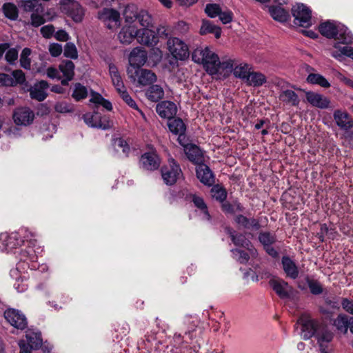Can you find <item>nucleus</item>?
<instances>
[{
  "label": "nucleus",
  "instance_id": "obj_1",
  "mask_svg": "<svg viewBox=\"0 0 353 353\" xmlns=\"http://www.w3.org/2000/svg\"><path fill=\"white\" fill-rule=\"evenodd\" d=\"M126 23L138 22L143 28L138 29L137 41L141 45L154 47L159 43L156 32L151 30L153 27V18L145 10H139L134 6H128L123 13Z\"/></svg>",
  "mask_w": 353,
  "mask_h": 353
},
{
  "label": "nucleus",
  "instance_id": "obj_2",
  "mask_svg": "<svg viewBox=\"0 0 353 353\" xmlns=\"http://www.w3.org/2000/svg\"><path fill=\"white\" fill-rule=\"evenodd\" d=\"M319 32L327 39H334L343 44H352L353 36L348 28L336 21H327L319 26Z\"/></svg>",
  "mask_w": 353,
  "mask_h": 353
},
{
  "label": "nucleus",
  "instance_id": "obj_3",
  "mask_svg": "<svg viewBox=\"0 0 353 353\" xmlns=\"http://www.w3.org/2000/svg\"><path fill=\"white\" fill-rule=\"evenodd\" d=\"M192 59L195 63H202L206 72L210 75L217 74L218 55L205 47L196 48L192 54Z\"/></svg>",
  "mask_w": 353,
  "mask_h": 353
},
{
  "label": "nucleus",
  "instance_id": "obj_4",
  "mask_svg": "<svg viewBox=\"0 0 353 353\" xmlns=\"http://www.w3.org/2000/svg\"><path fill=\"white\" fill-rule=\"evenodd\" d=\"M21 6L23 11L31 12L30 23L32 26L37 28L46 22L45 8L37 0H22Z\"/></svg>",
  "mask_w": 353,
  "mask_h": 353
},
{
  "label": "nucleus",
  "instance_id": "obj_5",
  "mask_svg": "<svg viewBox=\"0 0 353 353\" xmlns=\"http://www.w3.org/2000/svg\"><path fill=\"white\" fill-rule=\"evenodd\" d=\"M162 179L168 185H172L183 176V172L179 164L172 158L169 159L167 165L161 170Z\"/></svg>",
  "mask_w": 353,
  "mask_h": 353
},
{
  "label": "nucleus",
  "instance_id": "obj_6",
  "mask_svg": "<svg viewBox=\"0 0 353 353\" xmlns=\"http://www.w3.org/2000/svg\"><path fill=\"white\" fill-rule=\"evenodd\" d=\"M294 23L303 28L312 26V11L303 3H297L292 8Z\"/></svg>",
  "mask_w": 353,
  "mask_h": 353
},
{
  "label": "nucleus",
  "instance_id": "obj_7",
  "mask_svg": "<svg viewBox=\"0 0 353 353\" xmlns=\"http://www.w3.org/2000/svg\"><path fill=\"white\" fill-rule=\"evenodd\" d=\"M127 73L132 81H137L139 85H148L157 81L156 74L151 70L143 68H128Z\"/></svg>",
  "mask_w": 353,
  "mask_h": 353
},
{
  "label": "nucleus",
  "instance_id": "obj_8",
  "mask_svg": "<svg viewBox=\"0 0 353 353\" xmlns=\"http://www.w3.org/2000/svg\"><path fill=\"white\" fill-rule=\"evenodd\" d=\"M63 12L70 17L74 21H81L84 12L80 4L74 0H60Z\"/></svg>",
  "mask_w": 353,
  "mask_h": 353
},
{
  "label": "nucleus",
  "instance_id": "obj_9",
  "mask_svg": "<svg viewBox=\"0 0 353 353\" xmlns=\"http://www.w3.org/2000/svg\"><path fill=\"white\" fill-rule=\"evenodd\" d=\"M297 323L301 325V335L303 339H309L312 336H315L317 330L322 324L317 320L312 319L308 317L301 316L297 321Z\"/></svg>",
  "mask_w": 353,
  "mask_h": 353
},
{
  "label": "nucleus",
  "instance_id": "obj_10",
  "mask_svg": "<svg viewBox=\"0 0 353 353\" xmlns=\"http://www.w3.org/2000/svg\"><path fill=\"white\" fill-rule=\"evenodd\" d=\"M168 46L169 51L176 59L185 60L189 57L188 46L179 38L170 39L168 41Z\"/></svg>",
  "mask_w": 353,
  "mask_h": 353
},
{
  "label": "nucleus",
  "instance_id": "obj_11",
  "mask_svg": "<svg viewBox=\"0 0 353 353\" xmlns=\"http://www.w3.org/2000/svg\"><path fill=\"white\" fill-rule=\"evenodd\" d=\"M98 18L108 29H113L120 24V14L112 8H103L98 12Z\"/></svg>",
  "mask_w": 353,
  "mask_h": 353
},
{
  "label": "nucleus",
  "instance_id": "obj_12",
  "mask_svg": "<svg viewBox=\"0 0 353 353\" xmlns=\"http://www.w3.org/2000/svg\"><path fill=\"white\" fill-rule=\"evenodd\" d=\"M6 321L13 327L19 330H24L28 325L27 319L20 311L15 309H8L4 312Z\"/></svg>",
  "mask_w": 353,
  "mask_h": 353
},
{
  "label": "nucleus",
  "instance_id": "obj_13",
  "mask_svg": "<svg viewBox=\"0 0 353 353\" xmlns=\"http://www.w3.org/2000/svg\"><path fill=\"white\" fill-rule=\"evenodd\" d=\"M34 119V112L27 107L17 108L13 113L14 122L18 125L27 126L33 122Z\"/></svg>",
  "mask_w": 353,
  "mask_h": 353
},
{
  "label": "nucleus",
  "instance_id": "obj_14",
  "mask_svg": "<svg viewBox=\"0 0 353 353\" xmlns=\"http://www.w3.org/2000/svg\"><path fill=\"white\" fill-rule=\"evenodd\" d=\"M139 163L143 169L154 171L159 168L161 159L155 152H148L141 155Z\"/></svg>",
  "mask_w": 353,
  "mask_h": 353
},
{
  "label": "nucleus",
  "instance_id": "obj_15",
  "mask_svg": "<svg viewBox=\"0 0 353 353\" xmlns=\"http://www.w3.org/2000/svg\"><path fill=\"white\" fill-rule=\"evenodd\" d=\"M317 330L315 338L319 345L320 352L321 353H328L326 350L327 344L331 342L333 339V333L323 323L320 325Z\"/></svg>",
  "mask_w": 353,
  "mask_h": 353
},
{
  "label": "nucleus",
  "instance_id": "obj_16",
  "mask_svg": "<svg viewBox=\"0 0 353 353\" xmlns=\"http://www.w3.org/2000/svg\"><path fill=\"white\" fill-rule=\"evenodd\" d=\"M123 26L118 34V39L123 45L130 44L137 39L138 28L134 23Z\"/></svg>",
  "mask_w": 353,
  "mask_h": 353
},
{
  "label": "nucleus",
  "instance_id": "obj_17",
  "mask_svg": "<svg viewBox=\"0 0 353 353\" xmlns=\"http://www.w3.org/2000/svg\"><path fill=\"white\" fill-rule=\"evenodd\" d=\"M148 59L147 52L141 47H136L132 49L129 55L130 67L128 68H140Z\"/></svg>",
  "mask_w": 353,
  "mask_h": 353
},
{
  "label": "nucleus",
  "instance_id": "obj_18",
  "mask_svg": "<svg viewBox=\"0 0 353 353\" xmlns=\"http://www.w3.org/2000/svg\"><path fill=\"white\" fill-rule=\"evenodd\" d=\"M269 284L281 299L290 297L292 288L288 282L281 279H272Z\"/></svg>",
  "mask_w": 353,
  "mask_h": 353
},
{
  "label": "nucleus",
  "instance_id": "obj_19",
  "mask_svg": "<svg viewBox=\"0 0 353 353\" xmlns=\"http://www.w3.org/2000/svg\"><path fill=\"white\" fill-rule=\"evenodd\" d=\"M307 101L312 106L320 108L327 109L330 107V99L323 94L312 91L305 92Z\"/></svg>",
  "mask_w": 353,
  "mask_h": 353
},
{
  "label": "nucleus",
  "instance_id": "obj_20",
  "mask_svg": "<svg viewBox=\"0 0 353 353\" xmlns=\"http://www.w3.org/2000/svg\"><path fill=\"white\" fill-rule=\"evenodd\" d=\"M83 119L84 122L90 127L99 128L102 130H108L111 128L110 122L106 119H102L101 117L97 114H92L88 112L83 114Z\"/></svg>",
  "mask_w": 353,
  "mask_h": 353
},
{
  "label": "nucleus",
  "instance_id": "obj_21",
  "mask_svg": "<svg viewBox=\"0 0 353 353\" xmlns=\"http://www.w3.org/2000/svg\"><path fill=\"white\" fill-rule=\"evenodd\" d=\"M156 111L161 118L169 120L176 114L177 107L174 102L163 101L157 105Z\"/></svg>",
  "mask_w": 353,
  "mask_h": 353
},
{
  "label": "nucleus",
  "instance_id": "obj_22",
  "mask_svg": "<svg viewBox=\"0 0 353 353\" xmlns=\"http://www.w3.org/2000/svg\"><path fill=\"white\" fill-rule=\"evenodd\" d=\"M196 176L205 185L211 186L214 183V177L212 170L205 164L201 163L196 167Z\"/></svg>",
  "mask_w": 353,
  "mask_h": 353
},
{
  "label": "nucleus",
  "instance_id": "obj_23",
  "mask_svg": "<svg viewBox=\"0 0 353 353\" xmlns=\"http://www.w3.org/2000/svg\"><path fill=\"white\" fill-rule=\"evenodd\" d=\"M283 270L287 277L296 279L299 274V268L296 263L288 256H283L281 259Z\"/></svg>",
  "mask_w": 353,
  "mask_h": 353
},
{
  "label": "nucleus",
  "instance_id": "obj_24",
  "mask_svg": "<svg viewBox=\"0 0 353 353\" xmlns=\"http://www.w3.org/2000/svg\"><path fill=\"white\" fill-rule=\"evenodd\" d=\"M234 221L239 227L246 230H259L261 228L259 220L254 218H248L242 214L236 215Z\"/></svg>",
  "mask_w": 353,
  "mask_h": 353
},
{
  "label": "nucleus",
  "instance_id": "obj_25",
  "mask_svg": "<svg viewBox=\"0 0 353 353\" xmlns=\"http://www.w3.org/2000/svg\"><path fill=\"white\" fill-rule=\"evenodd\" d=\"M188 159L195 164H200L204 161L203 154L201 150L194 144L186 145L184 149Z\"/></svg>",
  "mask_w": 353,
  "mask_h": 353
},
{
  "label": "nucleus",
  "instance_id": "obj_26",
  "mask_svg": "<svg viewBox=\"0 0 353 353\" xmlns=\"http://www.w3.org/2000/svg\"><path fill=\"white\" fill-rule=\"evenodd\" d=\"M48 88V83L47 81L42 80L35 83L33 87L30 89V97L33 99H36L39 101H43L47 94L46 90Z\"/></svg>",
  "mask_w": 353,
  "mask_h": 353
},
{
  "label": "nucleus",
  "instance_id": "obj_27",
  "mask_svg": "<svg viewBox=\"0 0 353 353\" xmlns=\"http://www.w3.org/2000/svg\"><path fill=\"white\" fill-rule=\"evenodd\" d=\"M334 119L341 129L348 130L353 126V121L346 112L340 110H336L334 112Z\"/></svg>",
  "mask_w": 353,
  "mask_h": 353
},
{
  "label": "nucleus",
  "instance_id": "obj_28",
  "mask_svg": "<svg viewBox=\"0 0 353 353\" xmlns=\"http://www.w3.org/2000/svg\"><path fill=\"white\" fill-rule=\"evenodd\" d=\"M59 70L65 77V79L61 81V83L63 85H66L68 81H71L73 79L74 74V64L72 61H63L59 65Z\"/></svg>",
  "mask_w": 353,
  "mask_h": 353
},
{
  "label": "nucleus",
  "instance_id": "obj_29",
  "mask_svg": "<svg viewBox=\"0 0 353 353\" xmlns=\"http://www.w3.org/2000/svg\"><path fill=\"white\" fill-rule=\"evenodd\" d=\"M279 97L282 102L286 104H290L292 106H297L300 103L299 96L292 90H283L279 93Z\"/></svg>",
  "mask_w": 353,
  "mask_h": 353
},
{
  "label": "nucleus",
  "instance_id": "obj_30",
  "mask_svg": "<svg viewBox=\"0 0 353 353\" xmlns=\"http://www.w3.org/2000/svg\"><path fill=\"white\" fill-rule=\"evenodd\" d=\"M196 325L195 324L192 325L188 330L185 332V336H182L181 334H174V341L176 344H181L183 342L186 343H190L192 340L196 336Z\"/></svg>",
  "mask_w": 353,
  "mask_h": 353
},
{
  "label": "nucleus",
  "instance_id": "obj_31",
  "mask_svg": "<svg viewBox=\"0 0 353 353\" xmlns=\"http://www.w3.org/2000/svg\"><path fill=\"white\" fill-rule=\"evenodd\" d=\"M108 68L113 85L117 91H121L125 86L117 67L113 63H109Z\"/></svg>",
  "mask_w": 353,
  "mask_h": 353
},
{
  "label": "nucleus",
  "instance_id": "obj_32",
  "mask_svg": "<svg viewBox=\"0 0 353 353\" xmlns=\"http://www.w3.org/2000/svg\"><path fill=\"white\" fill-rule=\"evenodd\" d=\"M350 324V317L345 314H340L334 320L333 325L336 330L345 334Z\"/></svg>",
  "mask_w": 353,
  "mask_h": 353
},
{
  "label": "nucleus",
  "instance_id": "obj_33",
  "mask_svg": "<svg viewBox=\"0 0 353 353\" xmlns=\"http://www.w3.org/2000/svg\"><path fill=\"white\" fill-rule=\"evenodd\" d=\"M208 33L214 34V37L216 39H219L221 34V29L220 27L214 25L212 22L208 20H203L200 28V34L204 35Z\"/></svg>",
  "mask_w": 353,
  "mask_h": 353
},
{
  "label": "nucleus",
  "instance_id": "obj_34",
  "mask_svg": "<svg viewBox=\"0 0 353 353\" xmlns=\"http://www.w3.org/2000/svg\"><path fill=\"white\" fill-rule=\"evenodd\" d=\"M266 81V77L260 72H251L247 75L245 82L251 86L259 87Z\"/></svg>",
  "mask_w": 353,
  "mask_h": 353
},
{
  "label": "nucleus",
  "instance_id": "obj_35",
  "mask_svg": "<svg viewBox=\"0 0 353 353\" xmlns=\"http://www.w3.org/2000/svg\"><path fill=\"white\" fill-rule=\"evenodd\" d=\"M145 95L151 101L157 102L164 97V90L159 85H152L146 90Z\"/></svg>",
  "mask_w": 353,
  "mask_h": 353
},
{
  "label": "nucleus",
  "instance_id": "obj_36",
  "mask_svg": "<svg viewBox=\"0 0 353 353\" xmlns=\"http://www.w3.org/2000/svg\"><path fill=\"white\" fill-rule=\"evenodd\" d=\"M168 126L171 132L174 134L185 132L186 125L180 118L172 117L168 122Z\"/></svg>",
  "mask_w": 353,
  "mask_h": 353
},
{
  "label": "nucleus",
  "instance_id": "obj_37",
  "mask_svg": "<svg viewBox=\"0 0 353 353\" xmlns=\"http://www.w3.org/2000/svg\"><path fill=\"white\" fill-rule=\"evenodd\" d=\"M26 338L28 343L34 350L39 349L42 345V339L40 333L34 332L30 330L26 332Z\"/></svg>",
  "mask_w": 353,
  "mask_h": 353
},
{
  "label": "nucleus",
  "instance_id": "obj_38",
  "mask_svg": "<svg viewBox=\"0 0 353 353\" xmlns=\"http://www.w3.org/2000/svg\"><path fill=\"white\" fill-rule=\"evenodd\" d=\"M269 11L272 18L276 21L284 22L289 18V13L280 6H271Z\"/></svg>",
  "mask_w": 353,
  "mask_h": 353
},
{
  "label": "nucleus",
  "instance_id": "obj_39",
  "mask_svg": "<svg viewBox=\"0 0 353 353\" xmlns=\"http://www.w3.org/2000/svg\"><path fill=\"white\" fill-rule=\"evenodd\" d=\"M236 62L234 60L228 59L227 61L221 62L219 59V63H217V74L226 76L232 71H234V65Z\"/></svg>",
  "mask_w": 353,
  "mask_h": 353
},
{
  "label": "nucleus",
  "instance_id": "obj_40",
  "mask_svg": "<svg viewBox=\"0 0 353 353\" xmlns=\"http://www.w3.org/2000/svg\"><path fill=\"white\" fill-rule=\"evenodd\" d=\"M5 17L12 21H15L19 17V10L13 3H5L2 6Z\"/></svg>",
  "mask_w": 353,
  "mask_h": 353
},
{
  "label": "nucleus",
  "instance_id": "obj_41",
  "mask_svg": "<svg viewBox=\"0 0 353 353\" xmlns=\"http://www.w3.org/2000/svg\"><path fill=\"white\" fill-rule=\"evenodd\" d=\"M307 81L311 84L319 85L323 88L330 87V83L321 74L317 73L310 74L307 77Z\"/></svg>",
  "mask_w": 353,
  "mask_h": 353
},
{
  "label": "nucleus",
  "instance_id": "obj_42",
  "mask_svg": "<svg viewBox=\"0 0 353 353\" xmlns=\"http://www.w3.org/2000/svg\"><path fill=\"white\" fill-rule=\"evenodd\" d=\"M192 202L194 203V205L199 208L203 214V219L207 221H210L211 216L208 212L207 205L205 204L203 199L196 195H193Z\"/></svg>",
  "mask_w": 353,
  "mask_h": 353
},
{
  "label": "nucleus",
  "instance_id": "obj_43",
  "mask_svg": "<svg viewBox=\"0 0 353 353\" xmlns=\"http://www.w3.org/2000/svg\"><path fill=\"white\" fill-rule=\"evenodd\" d=\"M305 280L306 281L308 288L312 294L319 295L323 292V286L318 280L311 278L308 275L305 276Z\"/></svg>",
  "mask_w": 353,
  "mask_h": 353
},
{
  "label": "nucleus",
  "instance_id": "obj_44",
  "mask_svg": "<svg viewBox=\"0 0 353 353\" xmlns=\"http://www.w3.org/2000/svg\"><path fill=\"white\" fill-rule=\"evenodd\" d=\"M251 68L247 63H240L235 65L234 68V75L239 79H243L244 81L247 77V75L250 72Z\"/></svg>",
  "mask_w": 353,
  "mask_h": 353
},
{
  "label": "nucleus",
  "instance_id": "obj_45",
  "mask_svg": "<svg viewBox=\"0 0 353 353\" xmlns=\"http://www.w3.org/2000/svg\"><path fill=\"white\" fill-rule=\"evenodd\" d=\"M32 50L29 48H25L23 49L20 54V65L25 70H30L31 68V55Z\"/></svg>",
  "mask_w": 353,
  "mask_h": 353
},
{
  "label": "nucleus",
  "instance_id": "obj_46",
  "mask_svg": "<svg viewBox=\"0 0 353 353\" xmlns=\"http://www.w3.org/2000/svg\"><path fill=\"white\" fill-rule=\"evenodd\" d=\"M212 196L216 201L223 203L227 198L226 190L219 185H214L211 189Z\"/></svg>",
  "mask_w": 353,
  "mask_h": 353
},
{
  "label": "nucleus",
  "instance_id": "obj_47",
  "mask_svg": "<svg viewBox=\"0 0 353 353\" xmlns=\"http://www.w3.org/2000/svg\"><path fill=\"white\" fill-rule=\"evenodd\" d=\"M259 241L263 245H272L276 241V237L269 232H261L259 234Z\"/></svg>",
  "mask_w": 353,
  "mask_h": 353
},
{
  "label": "nucleus",
  "instance_id": "obj_48",
  "mask_svg": "<svg viewBox=\"0 0 353 353\" xmlns=\"http://www.w3.org/2000/svg\"><path fill=\"white\" fill-rule=\"evenodd\" d=\"M63 54L65 57L76 59L78 58V51L75 45L68 42L64 47Z\"/></svg>",
  "mask_w": 353,
  "mask_h": 353
},
{
  "label": "nucleus",
  "instance_id": "obj_49",
  "mask_svg": "<svg viewBox=\"0 0 353 353\" xmlns=\"http://www.w3.org/2000/svg\"><path fill=\"white\" fill-rule=\"evenodd\" d=\"M88 95L87 88L82 85L80 83H77L75 85V88L74 92L72 93V97L77 101L86 98Z\"/></svg>",
  "mask_w": 353,
  "mask_h": 353
},
{
  "label": "nucleus",
  "instance_id": "obj_50",
  "mask_svg": "<svg viewBox=\"0 0 353 353\" xmlns=\"http://www.w3.org/2000/svg\"><path fill=\"white\" fill-rule=\"evenodd\" d=\"M221 10L219 5L216 3H208L206 5L205 12L210 18H215L219 17Z\"/></svg>",
  "mask_w": 353,
  "mask_h": 353
},
{
  "label": "nucleus",
  "instance_id": "obj_51",
  "mask_svg": "<svg viewBox=\"0 0 353 353\" xmlns=\"http://www.w3.org/2000/svg\"><path fill=\"white\" fill-rule=\"evenodd\" d=\"M19 57L18 50L12 48H8L6 52L5 59L10 65H15Z\"/></svg>",
  "mask_w": 353,
  "mask_h": 353
},
{
  "label": "nucleus",
  "instance_id": "obj_52",
  "mask_svg": "<svg viewBox=\"0 0 353 353\" xmlns=\"http://www.w3.org/2000/svg\"><path fill=\"white\" fill-rule=\"evenodd\" d=\"M54 110L59 113L72 112L74 111V106L72 104L65 101H61L55 104Z\"/></svg>",
  "mask_w": 353,
  "mask_h": 353
},
{
  "label": "nucleus",
  "instance_id": "obj_53",
  "mask_svg": "<svg viewBox=\"0 0 353 353\" xmlns=\"http://www.w3.org/2000/svg\"><path fill=\"white\" fill-rule=\"evenodd\" d=\"M122 98V99L131 108L138 110V106L136 102L132 99L129 93L127 92L125 88L121 90V91H117Z\"/></svg>",
  "mask_w": 353,
  "mask_h": 353
},
{
  "label": "nucleus",
  "instance_id": "obj_54",
  "mask_svg": "<svg viewBox=\"0 0 353 353\" xmlns=\"http://www.w3.org/2000/svg\"><path fill=\"white\" fill-rule=\"evenodd\" d=\"M231 240L232 243L236 246L245 248L250 244V242L246 239L244 235L241 234L235 233L234 235H232Z\"/></svg>",
  "mask_w": 353,
  "mask_h": 353
},
{
  "label": "nucleus",
  "instance_id": "obj_55",
  "mask_svg": "<svg viewBox=\"0 0 353 353\" xmlns=\"http://www.w3.org/2000/svg\"><path fill=\"white\" fill-rule=\"evenodd\" d=\"M340 44H343L339 41L335 43L334 47L338 49L343 56L353 57V48L349 46L350 44H345V46L341 47Z\"/></svg>",
  "mask_w": 353,
  "mask_h": 353
},
{
  "label": "nucleus",
  "instance_id": "obj_56",
  "mask_svg": "<svg viewBox=\"0 0 353 353\" xmlns=\"http://www.w3.org/2000/svg\"><path fill=\"white\" fill-rule=\"evenodd\" d=\"M11 77L13 78L14 86L17 84H23L26 81L25 74L21 70L12 71Z\"/></svg>",
  "mask_w": 353,
  "mask_h": 353
},
{
  "label": "nucleus",
  "instance_id": "obj_57",
  "mask_svg": "<svg viewBox=\"0 0 353 353\" xmlns=\"http://www.w3.org/2000/svg\"><path fill=\"white\" fill-rule=\"evenodd\" d=\"M163 57L162 51L158 48H152L150 50L149 57L154 64L159 63Z\"/></svg>",
  "mask_w": 353,
  "mask_h": 353
},
{
  "label": "nucleus",
  "instance_id": "obj_58",
  "mask_svg": "<svg viewBox=\"0 0 353 353\" xmlns=\"http://www.w3.org/2000/svg\"><path fill=\"white\" fill-rule=\"evenodd\" d=\"M342 308L348 314L353 315V300L342 298L341 301Z\"/></svg>",
  "mask_w": 353,
  "mask_h": 353
},
{
  "label": "nucleus",
  "instance_id": "obj_59",
  "mask_svg": "<svg viewBox=\"0 0 353 353\" xmlns=\"http://www.w3.org/2000/svg\"><path fill=\"white\" fill-rule=\"evenodd\" d=\"M48 50L51 56L54 57H59L63 52L62 46L57 43L50 44Z\"/></svg>",
  "mask_w": 353,
  "mask_h": 353
},
{
  "label": "nucleus",
  "instance_id": "obj_60",
  "mask_svg": "<svg viewBox=\"0 0 353 353\" xmlns=\"http://www.w3.org/2000/svg\"><path fill=\"white\" fill-rule=\"evenodd\" d=\"M55 31L54 27L53 25L49 24L43 26L41 30V34L44 38L49 39L52 37Z\"/></svg>",
  "mask_w": 353,
  "mask_h": 353
},
{
  "label": "nucleus",
  "instance_id": "obj_61",
  "mask_svg": "<svg viewBox=\"0 0 353 353\" xmlns=\"http://www.w3.org/2000/svg\"><path fill=\"white\" fill-rule=\"evenodd\" d=\"M219 17L223 24H227L232 21L233 13L230 10H226L223 12L221 10Z\"/></svg>",
  "mask_w": 353,
  "mask_h": 353
},
{
  "label": "nucleus",
  "instance_id": "obj_62",
  "mask_svg": "<svg viewBox=\"0 0 353 353\" xmlns=\"http://www.w3.org/2000/svg\"><path fill=\"white\" fill-rule=\"evenodd\" d=\"M0 85L2 86H14L13 78L6 73H0Z\"/></svg>",
  "mask_w": 353,
  "mask_h": 353
},
{
  "label": "nucleus",
  "instance_id": "obj_63",
  "mask_svg": "<svg viewBox=\"0 0 353 353\" xmlns=\"http://www.w3.org/2000/svg\"><path fill=\"white\" fill-rule=\"evenodd\" d=\"M231 252L233 254H239L238 261L241 263H246L250 259L249 254L243 250L239 249H232Z\"/></svg>",
  "mask_w": 353,
  "mask_h": 353
},
{
  "label": "nucleus",
  "instance_id": "obj_64",
  "mask_svg": "<svg viewBox=\"0 0 353 353\" xmlns=\"http://www.w3.org/2000/svg\"><path fill=\"white\" fill-rule=\"evenodd\" d=\"M325 303L332 309L339 310L340 308L339 301L337 297H325Z\"/></svg>",
  "mask_w": 353,
  "mask_h": 353
}]
</instances>
